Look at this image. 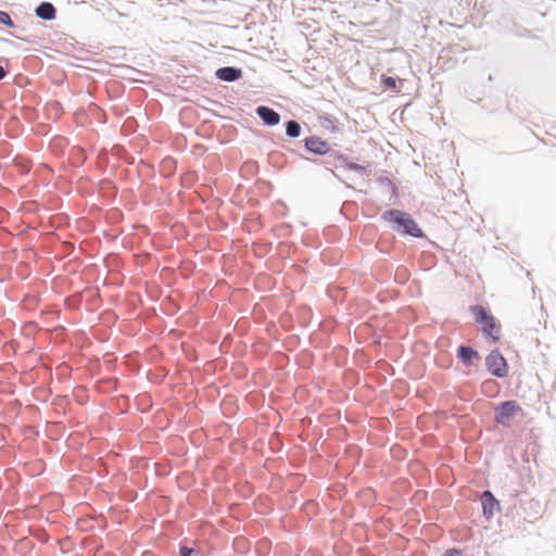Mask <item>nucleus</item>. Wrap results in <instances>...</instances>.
Here are the masks:
<instances>
[{"instance_id":"16","label":"nucleus","mask_w":556,"mask_h":556,"mask_svg":"<svg viewBox=\"0 0 556 556\" xmlns=\"http://www.w3.org/2000/svg\"><path fill=\"white\" fill-rule=\"evenodd\" d=\"M5 76V71L2 66H0V79H2Z\"/></svg>"},{"instance_id":"7","label":"nucleus","mask_w":556,"mask_h":556,"mask_svg":"<svg viewBox=\"0 0 556 556\" xmlns=\"http://www.w3.org/2000/svg\"><path fill=\"white\" fill-rule=\"evenodd\" d=\"M216 76L224 81H235L242 76V72L235 67H222L217 70Z\"/></svg>"},{"instance_id":"8","label":"nucleus","mask_w":556,"mask_h":556,"mask_svg":"<svg viewBox=\"0 0 556 556\" xmlns=\"http://www.w3.org/2000/svg\"><path fill=\"white\" fill-rule=\"evenodd\" d=\"M483 513L485 515H493L495 508L498 507V502L490 491H484L481 496Z\"/></svg>"},{"instance_id":"4","label":"nucleus","mask_w":556,"mask_h":556,"mask_svg":"<svg viewBox=\"0 0 556 556\" xmlns=\"http://www.w3.org/2000/svg\"><path fill=\"white\" fill-rule=\"evenodd\" d=\"M486 367L489 371L500 378L507 375L508 366L506 359L498 351H492L486 357Z\"/></svg>"},{"instance_id":"9","label":"nucleus","mask_w":556,"mask_h":556,"mask_svg":"<svg viewBox=\"0 0 556 556\" xmlns=\"http://www.w3.org/2000/svg\"><path fill=\"white\" fill-rule=\"evenodd\" d=\"M36 14L43 20H52L55 16V9L51 3L43 2L36 9Z\"/></svg>"},{"instance_id":"10","label":"nucleus","mask_w":556,"mask_h":556,"mask_svg":"<svg viewBox=\"0 0 556 556\" xmlns=\"http://www.w3.org/2000/svg\"><path fill=\"white\" fill-rule=\"evenodd\" d=\"M457 355L465 365H470L472 359L478 357V353L469 346H460Z\"/></svg>"},{"instance_id":"3","label":"nucleus","mask_w":556,"mask_h":556,"mask_svg":"<svg viewBox=\"0 0 556 556\" xmlns=\"http://www.w3.org/2000/svg\"><path fill=\"white\" fill-rule=\"evenodd\" d=\"M517 415H523V410L516 401L503 402L495 408V420L504 427H508Z\"/></svg>"},{"instance_id":"1","label":"nucleus","mask_w":556,"mask_h":556,"mask_svg":"<svg viewBox=\"0 0 556 556\" xmlns=\"http://www.w3.org/2000/svg\"><path fill=\"white\" fill-rule=\"evenodd\" d=\"M382 219L390 224L392 229L402 235H409L416 238L422 237V231L412 218V216L403 211L389 210L382 214Z\"/></svg>"},{"instance_id":"12","label":"nucleus","mask_w":556,"mask_h":556,"mask_svg":"<svg viewBox=\"0 0 556 556\" xmlns=\"http://www.w3.org/2000/svg\"><path fill=\"white\" fill-rule=\"evenodd\" d=\"M382 83L387 89H395L396 88V79L393 77H383Z\"/></svg>"},{"instance_id":"5","label":"nucleus","mask_w":556,"mask_h":556,"mask_svg":"<svg viewBox=\"0 0 556 556\" xmlns=\"http://www.w3.org/2000/svg\"><path fill=\"white\" fill-rule=\"evenodd\" d=\"M305 147L307 150L317 154H326L329 151L328 143L316 136L307 138L305 140Z\"/></svg>"},{"instance_id":"13","label":"nucleus","mask_w":556,"mask_h":556,"mask_svg":"<svg viewBox=\"0 0 556 556\" xmlns=\"http://www.w3.org/2000/svg\"><path fill=\"white\" fill-rule=\"evenodd\" d=\"M0 23H2L4 25H9V26L13 25L10 15L2 11H0Z\"/></svg>"},{"instance_id":"11","label":"nucleus","mask_w":556,"mask_h":556,"mask_svg":"<svg viewBox=\"0 0 556 556\" xmlns=\"http://www.w3.org/2000/svg\"><path fill=\"white\" fill-rule=\"evenodd\" d=\"M301 127L299 123L295 121H290L287 123V129L286 132L291 138H296L300 136Z\"/></svg>"},{"instance_id":"2","label":"nucleus","mask_w":556,"mask_h":556,"mask_svg":"<svg viewBox=\"0 0 556 556\" xmlns=\"http://www.w3.org/2000/svg\"><path fill=\"white\" fill-rule=\"evenodd\" d=\"M476 320L482 325V332L491 343H495L501 337V326L496 323L495 318L488 314L486 311L476 305L471 308Z\"/></svg>"},{"instance_id":"15","label":"nucleus","mask_w":556,"mask_h":556,"mask_svg":"<svg viewBox=\"0 0 556 556\" xmlns=\"http://www.w3.org/2000/svg\"><path fill=\"white\" fill-rule=\"evenodd\" d=\"M180 552L184 556H190L189 553L191 552V549H189L188 547H182Z\"/></svg>"},{"instance_id":"6","label":"nucleus","mask_w":556,"mask_h":556,"mask_svg":"<svg viewBox=\"0 0 556 556\" xmlns=\"http://www.w3.org/2000/svg\"><path fill=\"white\" fill-rule=\"evenodd\" d=\"M256 113L267 125L274 126L280 122V115L267 106H258Z\"/></svg>"},{"instance_id":"14","label":"nucleus","mask_w":556,"mask_h":556,"mask_svg":"<svg viewBox=\"0 0 556 556\" xmlns=\"http://www.w3.org/2000/svg\"><path fill=\"white\" fill-rule=\"evenodd\" d=\"M445 556H459V552L456 549H448L446 551Z\"/></svg>"},{"instance_id":"17","label":"nucleus","mask_w":556,"mask_h":556,"mask_svg":"<svg viewBox=\"0 0 556 556\" xmlns=\"http://www.w3.org/2000/svg\"><path fill=\"white\" fill-rule=\"evenodd\" d=\"M173 164H174V161H172V160L164 161V165L172 166Z\"/></svg>"}]
</instances>
